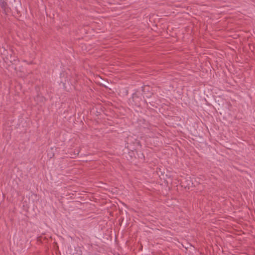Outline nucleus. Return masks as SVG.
I'll use <instances>...</instances> for the list:
<instances>
[{
	"label": "nucleus",
	"instance_id": "nucleus-1",
	"mask_svg": "<svg viewBox=\"0 0 255 255\" xmlns=\"http://www.w3.org/2000/svg\"><path fill=\"white\" fill-rule=\"evenodd\" d=\"M0 2L1 3L2 7H3L4 8H6V7H5L6 3L4 2V1H3V0H0Z\"/></svg>",
	"mask_w": 255,
	"mask_h": 255
}]
</instances>
